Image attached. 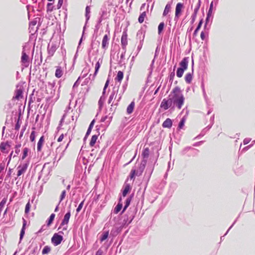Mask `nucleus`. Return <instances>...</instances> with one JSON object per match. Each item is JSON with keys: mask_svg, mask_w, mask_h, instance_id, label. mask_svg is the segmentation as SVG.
I'll return each mask as SVG.
<instances>
[{"mask_svg": "<svg viewBox=\"0 0 255 255\" xmlns=\"http://www.w3.org/2000/svg\"><path fill=\"white\" fill-rule=\"evenodd\" d=\"M171 94H172L173 107L180 110L185 101L182 91L179 87H176L172 90Z\"/></svg>", "mask_w": 255, "mask_h": 255, "instance_id": "obj_1", "label": "nucleus"}, {"mask_svg": "<svg viewBox=\"0 0 255 255\" xmlns=\"http://www.w3.org/2000/svg\"><path fill=\"white\" fill-rule=\"evenodd\" d=\"M137 209L135 207H130L128 212V213L125 216L123 219V225H129L134 219Z\"/></svg>", "mask_w": 255, "mask_h": 255, "instance_id": "obj_2", "label": "nucleus"}, {"mask_svg": "<svg viewBox=\"0 0 255 255\" xmlns=\"http://www.w3.org/2000/svg\"><path fill=\"white\" fill-rule=\"evenodd\" d=\"M30 48L27 45H24L22 47V55L21 57V62L25 67H27L29 63V54L30 53Z\"/></svg>", "mask_w": 255, "mask_h": 255, "instance_id": "obj_3", "label": "nucleus"}, {"mask_svg": "<svg viewBox=\"0 0 255 255\" xmlns=\"http://www.w3.org/2000/svg\"><path fill=\"white\" fill-rule=\"evenodd\" d=\"M160 107L163 109L164 110H166L169 108H174V107H173V102L172 101V94L171 93L169 95L168 98L167 99H163L160 104Z\"/></svg>", "mask_w": 255, "mask_h": 255, "instance_id": "obj_4", "label": "nucleus"}, {"mask_svg": "<svg viewBox=\"0 0 255 255\" xmlns=\"http://www.w3.org/2000/svg\"><path fill=\"white\" fill-rule=\"evenodd\" d=\"M63 239V236L57 233L54 234L51 239V242L54 246H56L59 245Z\"/></svg>", "mask_w": 255, "mask_h": 255, "instance_id": "obj_5", "label": "nucleus"}, {"mask_svg": "<svg viewBox=\"0 0 255 255\" xmlns=\"http://www.w3.org/2000/svg\"><path fill=\"white\" fill-rule=\"evenodd\" d=\"M28 164H29V162H26L22 164L19 165L18 166V167H17L18 171H17V176H20L21 174H22L26 171V170L28 167Z\"/></svg>", "mask_w": 255, "mask_h": 255, "instance_id": "obj_6", "label": "nucleus"}, {"mask_svg": "<svg viewBox=\"0 0 255 255\" xmlns=\"http://www.w3.org/2000/svg\"><path fill=\"white\" fill-rule=\"evenodd\" d=\"M146 160L143 159L139 164L137 170H136V176H139L143 172L146 164Z\"/></svg>", "mask_w": 255, "mask_h": 255, "instance_id": "obj_7", "label": "nucleus"}, {"mask_svg": "<svg viewBox=\"0 0 255 255\" xmlns=\"http://www.w3.org/2000/svg\"><path fill=\"white\" fill-rule=\"evenodd\" d=\"M183 7V4L180 2L176 4V8H175V20L177 18L178 19L179 17L180 14L181 13L182 9Z\"/></svg>", "mask_w": 255, "mask_h": 255, "instance_id": "obj_8", "label": "nucleus"}, {"mask_svg": "<svg viewBox=\"0 0 255 255\" xmlns=\"http://www.w3.org/2000/svg\"><path fill=\"white\" fill-rule=\"evenodd\" d=\"M200 5H201V0H198V2L197 4V5L196 6L195 8L194 9V12L192 14V16H191V23H194L195 20L197 13L198 10L200 7Z\"/></svg>", "mask_w": 255, "mask_h": 255, "instance_id": "obj_9", "label": "nucleus"}, {"mask_svg": "<svg viewBox=\"0 0 255 255\" xmlns=\"http://www.w3.org/2000/svg\"><path fill=\"white\" fill-rule=\"evenodd\" d=\"M145 30L142 28H141L138 30L136 33V39H138L140 42H143L145 36Z\"/></svg>", "mask_w": 255, "mask_h": 255, "instance_id": "obj_10", "label": "nucleus"}, {"mask_svg": "<svg viewBox=\"0 0 255 255\" xmlns=\"http://www.w3.org/2000/svg\"><path fill=\"white\" fill-rule=\"evenodd\" d=\"M188 57H184L179 63L180 68L186 70L188 67Z\"/></svg>", "mask_w": 255, "mask_h": 255, "instance_id": "obj_11", "label": "nucleus"}, {"mask_svg": "<svg viewBox=\"0 0 255 255\" xmlns=\"http://www.w3.org/2000/svg\"><path fill=\"white\" fill-rule=\"evenodd\" d=\"M71 216V212L70 211H69L65 215L64 217V219H63L61 224L60 226H64V225L68 224L69 222V219L70 218Z\"/></svg>", "mask_w": 255, "mask_h": 255, "instance_id": "obj_12", "label": "nucleus"}, {"mask_svg": "<svg viewBox=\"0 0 255 255\" xmlns=\"http://www.w3.org/2000/svg\"><path fill=\"white\" fill-rule=\"evenodd\" d=\"M133 196H134L133 194H131L129 197H128L127 198L126 202H125V205L124 207V208H123V210L122 213H124L126 211V210L128 208V207L129 206V205L130 204L131 201L133 197Z\"/></svg>", "mask_w": 255, "mask_h": 255, "instance_id": "obj_13", "label": "nucleus"}, {"mask_svg": "<svg viewBox=\"0 0 255 255\" xmlns=\"http://www.w3.org/2000/svg\"><path fill=\"white\" fill-rule=\"evenodd\" d=\"M101 16H102V17H105L106 18H108L109 16V13H110V11L108 10V9L106 5H104L102 6V7L101 9Z\"/></svg>", "mask_w": 255, "mask_h": 255, "instance_id": "obj_14", "label": "nucleus"}, {"mask_svg": "<svg viewBox=\"0 0 255 255\" xmlns=\"http://www.w3.org/2000/svg\"><path fill=\"white\" fill-rule=\"evenodd\" d=\"M121 43L124 49H126V47L128 44L127 34L124 32L121 38Z\"/></svg>", "mask_w": 255, "mask_h": 255, "instance_id": "obj_15", "label": "nucleus"}, {"mask_svg": "<svg viewBox=\"0 0 255 255\" xmlns=\"http://www.w3.org/2000/svg\"><path fill=\"white\" fill-rule=\"evenodd\" d=\"M22 220H23L22 227L20 231V237H19L20 242L22 240L23 237L24 235L25 227H26V223H27L26 221L24 218H22Z\"/></svg>", "mask_w": 255, "mask_h": 255, "instance_id": "obj_16", "label": "nucleus"}, {"mask_svg": "<svg viewBox=\"0 0 255 255\" xmlns=\"http://www.w3.org/2000/svg\"><path fill=\"white\" fill-rule=\"evenodd\" d=\"M131 189V188L129 184H125L124 186V189L122 191L123 196L126 197Z\"/></svg>", "mask_w": 255, "mask_h": 255, "instance_id": "obj_17", "label": "nucleus"}, {"mask_svg": "<svg viewBox=\"0 0 255 255\" xmlns=\"http://www.w3.org/2000/svg\"><path fill=\"white\" fill-rule=\"evenodd\" d=\"M109 38L107 34L105 35L102 42V47L103 49H106L108 47L109 44Z\"/></svg>", "mask_w": 255, "mask_h": 255, "instance_id": "obj_18", "label": "nucleus"}, {"mask_svg": "<svg viewBox=\"0 0 255 255\" xmlns=\"http://www.w3.org/2000/svg\"><path fill=\"white\" fill-rule=\"evenodd\" d=\"M57 49V46L55 44L52 43L51 45L48 44V52L49 54L53 55Z\"/></svg>", "mask_w": 255, "mask_h": 255, "instance_id": "obj_19", "label": "nucleus"}, {"mask_svg": "<svg viewBox=\"0 0 255 255\" xmlns=\"http://www.w3.org/2000/svg\"><path fill=\"white\" fill-rule=\"evenodd\" d=\"M162 127L164 128H171L172 126V121L169 119L167 118L166 120L163 123Z\"/></svg>", "mask_w": 255, "mask_h": 255, "instance_id": "obj_20", "label": "nucleus"}, {"mask_svg": "<svg viewBox=\"0 0 255 255\" xmlns=\"http://www.w3.org/2000/svg\"><path fill=\"white\" fill-rule=\"evenodd\" d=\"M122 202V197H120L119 198V201L117 205L116 206V207L114 209V212L115 214H118L122 209L123 208V204L121 202Z\"/></svg>", "mask_w": 255, "mask_h": 255, "instance_id": "obj_21", "label": "nucleus"}, {"mask_svg": "<svg viewBox=\"0 0 255 255\" xmlns=\"http://www.w3.org/2000/svg\"><path fill=\"white\" fill-rule=\"evenodd\" d=\"M15 99L16 100H19L20 99H22L23 98V90L21 88L17 89L15 92Z\"/></svg>", "mask_w": 255, "mask_h": 255, "instance_id": "obj_22", "label": "nucleus"}, {"mask_svg": "<svg viewBox=\"0 0 255 255\" xmlns=\"http://www.w3.org/2000/svg\"><path fill=\"white\" fill-rule=\"evenodd\" d=\"M44 140V136L42 135L40 137V138L39 139L38 143H37V149L38 151H40L41 150V148H42V145L43 144Z\"/></svg>", "mask_w": 255, "mask_h": 255, "instance_id": "obj_23", "label": "nucleus"}, {"mask_svg": "<svg viewBox=\"0 0 255 255\" xmlns=\"http://www.w3.org/2000/svg\"><path fill=\"white\" fill-rule=\"evenodd\" d=\"M134 102L133 101L131 102L130 104L128 106L127 109V112L128 114H130L132 113L134 107Z\"/></svg>", "mask_w": 255, "mask_h": 255, "instance_id": "obj_24", "label": "nucleus"}, {"mask_svg": "<svg viewBox=\"0 0 255 255\" xmlns=\"http://www.w3.org/2000/svg\"><path fill=\"white\" fill-rule=\"evenodd\" d=\"M118 89H116V87L114 88L113 92L110 96V97H109V99L108 100V104H111V102L112 101L113 99L115 98L116 93L117 92H118Z\"/></svg>", "mask_w": 255, "mask_h": 255, "instance_id": "obj_25", "label": "nucleus"}, {"mask_svg": "<svg viewBox=\"0 0 255 255\" xmlns=\"http://www.w3.org/2000/svg\"><path fill=\"white\" fill-rule=\"evenodd\" d=\"M55 76L57 78H60L63 75V71L60 67H58L55 71Z\"/></svg>", "mask_w": 255, "mask_h": 255, "instance_id": "obj_26", "label": "nucleus"}, {"mask_svg": "<svg viewBox=\"0 0 255 255\" xmlns=\"http://www.w3.org/2000/svg\"><path fill=\"white\" fill-rule=\"evenodd\" d=\"M123 77H124V73H123V72L122 71H119L118 72L117 77H116L115 79L117 81H118V82H119L120 83H121V81L123 79Z\"/></svg>", "mask_w": 255, "mask_h": 255, "instance_id": "obj_27", "label": "nucleus"}, {"mask_svg": "<svg viewBox=\"0 0 255 255\" xmlns=\"http://www.w3.org/2000/svg\"><path fill=\"white\" fill-rule=\"evenodd\" d=\"M192 80V73H187L185 77V80L188 84H190Z\"/></svg>", "mask_w": 255, "mask_h": 255, "instance_id": "obj_28", "label": "nucleus"}, {"mask_svg": "<svg viewBox=\"0 0 255 255\" xmlns=\"http://www.w3.org/2000/svg\"><path fill=\"white\" fill-rule=\"evenodd\" d=\"M202 23H203V19H202L200 20L196 28L195 29V30L194 31L193 36H196L197 35L198 31L199 30V29H200V28L202 25Z\"/></svg>", "mask_w": 255, "mask_h": 255, "instance_id": "obj_29", "label": "nucleus"}, {"mask_svg": "<svg viewBox=\"0 0 255 255\" xmlns=\"http://www.w3.org/2000/svg\"><path fill=\"white\" fill-rule=\"evenodd\" d=\"M149 150L148 147L144 148L142 152V156L143 158H147L149 156Z\"/></svg>", "mask_w": 255, "mask_h": 255, "instance_id": "obj_30", "label": "nucleus"}, {"mask_svg": "<svg viewBox=\"0 0 255 255\" xmlns=\"http://www.w3.org/2000/svg\"><path fill=\"white\" fill-rule=\"evenodd\" d=\"M90 7L89 6H87L86 7V13H85V16L86 19V22L87 23L90 17Z\"/></svg>", "mask_w": 255, "mask_h": 255, "instance_id": "obj_31", "label": "nucleus"}, {"mask_svg": "<svg viewBox=\"0 0 255 255\" xmlns=\"http://www.w3.org/2000/svg\"><path fill=\"white\" fill-rule=\"evenodd\" d=\"M185 70L183 68H181L180 67L178 68L176 71L177 76L179 78L183 76V74Z\"/></svg>", "mask_w": 255, "mask_h": 255, "instance_id": "obj_32", "label": "nucleus"}, {"mask_svg": "<svg viewBox=\"0 0 255 255\" xmlns=\"http://www.w3.org/2000/svg\"><path fill=\"white\" fill-rule=\"evenodd\" d=\"M97 138H98L97 135L95 134L92 136L91 141L90 142V145L91 146H93L95 145V144L97 140Z\"/></svg>", "mask_w": 255, "mask_h": 255, "instance_id": "obj_33", "label": "nucleus"}, {"mask_svg": "<svg viewBox=\"0 0 255 255\" xmlns=\"http://www.w3.org/2000/svg\"><path fill=\"white\" fill-rule=\"evenodd\" d=\"M165 26V24L163 22H161L159 23L158 26V35H160L162 33L164 27Z\"/></svg>", "mask_w": 255, "mask_h": 255, "instance_id": "obj_34", "label": "nucleus"}, {"mask_svg": "<svg viewBox=\"0 0 255 255\" xmlns=\"http://www.w3.org/2000/svg\"><path fill=\"white\" fill-rule=\"evenodd\" d=\"M146 16V12L144 11L143 12H142L138 18V22L140 23H141L143 22L144 20V18Z\"/></svg>", "mask_w": 255, "mask_h": 255, "instance_id": "obj_35", "label": "nucleus"}, {"mask_svg": "<svg viewBox=\"0 0 255 255\" xmlns=\"http://www.w3.org/2000/svg\"><path fill=\"white\" fill-rule=\"evenodd\" d=\"M171 6L169 4H167L165 6L164 10L163 12V15L166 16L170 11Z\"/></svg>", "mask_w": 255, "mask_h": 255, "instance_id": "obj_36", "label": "nucleus"}, {"mask_svg": "<svg viewBox=\"0 0 255 255\" xmlns=\"http://www.w3.org/2000/svg\"><path fill=\"white\" fill-rule=\"evenodd\" d=\"M109 236V231L104 232L103 233L101 238L100 239L101 242H103L106 240Z\"/></svg>", "mask_w": 255, "mask_h": 255, "instance_id": "obj_37", "label": "nucleus"}, {"mask_svg": "<svg viewBox=\"0 0 255 255\" xmlns=\"http://www.w3.org/2000/svg\"><path fill=\"white\" fill-rule=\"evenodd\" d=\"M175 67L176 66H175L174 67V68H173V71L172 72L169 76V82H170L171 83H172L173 82V79H174V76H175V72H174V70H175Z\"/></svg>", "mask_w": 255, "mask_h": 255, "instance_id": "obj_38", "label": "nucleus"}, {"mask_svg": "<svg viewBox=\"0 0 255 255\" xmlns=\"http://www.w3.org/2000/svg\"><path fill=\"white\" fill-rule=\"evenodd\" d=\"M55 215L54 214H51V215L50 216L48 220V221H47V226H50L51 225V224L53 222V220H54V219L55 218Z\"/></svg>", "mask_w": 255, "mask_h": 255, "instance_id": "obj_39", "label": "nucleus"}, {"mask_svg": "<svg viewBox=\"0 0 255 255\" xmlns=\"http://www.w3.org/2000/svg\"><path fill=\"white\" fill-rule=\"evenodd\" d=\"M185 118L184 117L182 118V119L181 120V121H180L179 123V125H178V128L179 129H181L183 127V126H184V124H185Z\"/></svg>", "mask_w": 255, "mask_h": 255, "instance_id": "obj_40", "label": "nucleus"}, {"mask_svg": "<svg viewBox=\"0 0 255 255\" xmlns=\"http://www.w3.org/2000/svg\"><path fill=\"white\" fill-rule=\"evenodd\" d=\"M153 169H154V167L153 166L151 167L150 168H147L146 169V173H148V174H149L148 176V180L149 179V178L151 175V174L153 172Z\"/></svg>", "mask_w": 255, "mask_h": 255, "instance_id": "obj_41", "label": "nucleus"}, {"mask_svg": "<svg viewBox=\"0 0 255 255\" xmlns=\"http://www.w3.org/2000/svg\"><path fill=\"white\" fill-rule=\"evenodd\" d=\"M28 151H29V149L27 147H25L23 149V154H22V157H21V159L22 160L24 159L27 156V154H28Z\"/></svg>", "mask_w": 255, "mask_h": 255, "instance_id": "obj_42", "label": "nucleus"}, {"mask_svg": "<svg viewBox=\"0 0 255 255\" xmlns=\"http://www.w3.org/2000/svg\"><path fill=\"white\" fill-rule=\"evenodd\" d=\"M50 251V248L48 246H45L42 250V253L43 255L47 254Z\"/></svg>", "mask_w": 255, "mask_h": 255, "instance_id": "obj_43", "label": "nucleus"}, {"mask_svg": "<svg viewBox=\"0 0 255 255\" xmlns=\"http://www.w3.org/2000/svg\"><path fill=\"white\" fill-rule=\"evenodd\" d=\"M135 176H136V169L133 168L130 171L129 177L131 179H134Z\"/></svg>", "mask_w": 255, "mask_h": 255, "instance_id": "obj_44", "label": "nucleus"}, {"mask_svg": "<svg viewBox=\"0 0 255 255\" xmlns=\"http://www.w3.org/2000/svg\"><path fill=\"white\" fill-rule=\"evenodd\" d=\"M100 66H101V64L99 62V60L96 63V65H95V73H94V76H96V74H97L99 70V68L100 67Z\"/></svg>", "mask_w": 255, "mask_h": 255, "instance_id": "obj_45", "label": "nucleus"}, {"mask_svg": "<svg viewBox=\"0 0 255 255\" xmlns=\"http://www.w3.org/2000/svg\"><path fill=\"white\" fill-rule=\"evenodd\" d=\"M125 53H126V49H124V51L123 52H122V53L121 54V55L120 56V60L119 61L120 64L122 65V64H124L123 60V59H125Z\"/></svg>", "mask_w": 255, "mask_h": 255, "instance_id": "obj_46", "label": "nucleus"}, {"mask_svg": "<svg viewBox=\"0 0 255 255\" xmlns=\"http://www.w3.org/2000/svg\"><path fill=\"white\" fill-rule=\"evenodd\" d=\"M105 100V97L103 95H102L101 98H100V100L98 102V104L100 107H102L103 105L104 101Z\"/></svg>", "mask_w": 255, "mask_h": 255, "instance_id": "obj_47", "label": "nucleus"}, {"mask_svg": "<svg viewBox=\"0 0 255 255\" xmlns=\"http://www.w3.org/2000/svg\"><path fill=\"white\" fill-rule=\"evenodd\" d=\"M6 202V199L3 198L0 202V212H1L3 208L4 205Z\"/></svg>", "mask_w": 255, "mask_h": 255, "instance_id": "obj_48", "label": "nucleus"}, {"mask_svg": "<svg viewBox=\"0 0 255 255\" xmlns=\"http://www.w3.org/2000/svg\"><path fill=\"white\" fill-rule=\"evenodd\" d=\"M7 145V143L1 142L0 145V149L2 152H4L6 148V146Z\"/></svg>", "mask_w": 255, "mask_h": 255, "instance_id": "obj_49", "label": "nucleus"}, {"mask_svg": "<svg viewBox=\"0 0 255 255\" xmlns=\"http://www.w3.org/2000/svg\"><path fill=\"white\" fill-rule=\"evenodd\" d=\"M84 200L83 201H82L79 205L78 208H77L76 209V212L77 213H79L81 210L82 209L83 206V205H84Z\"/></svg>", "mask_w": 255, "mask_h": 255, "instance_id": "obj_50", "label": "nucleus"}, {"mask_svg": "<svg viewBox=\"0 0 255 255\" xmlns=\"http://www.w3.org/2000/svg\"><path fill=\"white\" fill-rule=\"evenodd\" d=\"M30 204L29 203V202H28L26 204V206H25V213L26 214H27L29 212V210H30Z\"/></svg>", "mask_w": 255, "mask_h": 255, "instance_id": "obj_51", "label": "nucleus"}, {"mask_svg": "<svg viewBox=\"0 0 255 255\" xmlns=\"http://www.w3.org/2000/svg\"><path fill=\"white\" fill-rule=\"evenodd\" d=\"M47 11H51L53 10V6H52V3H48L47 4Z\"/></svg>", "mask_w": 255, "mask_h": 255, "instance_id": "obj_52", "label": "nucleus"}, {"mask_svg": "<svg viewBox=\"0 0 255 255\" xmlns=\"http://www.w3.org/2000/svg\"><path fill=\"white\" fill-rule=\"evenodd\" d=\"M66 191L65 190H63L62 193H61V196H60V201H59V203H60L63 199L64 198H65V195H66Z\"/></svg>", "mask_w": 255, "mask_h": 255, "instance_id": "obj_53", "label": "nucleus"}, {"mask_svg": "<svg viewBox=\"0 0 255 255\" xmlns=\"http://www.w3.org/2000/svg\"><path fill=\"white\" fill-rule=\"evenodd\" d=\"M20 125L19 123V119H17L16 123L15 126V130H18L20 128Z\"/></svg>", "mask_w": 255, "mask_h": 255, "instance_id": "obj_54", "label": "nucleus"}, {"mask_svg": "<svg viewBox=\"0 0 255 255\" xmlns=\"http://www.w3.org/2000/svg\"><path fill=\"white\" fill-rule=\"evenodd\" d=\"M35 132L34 131H32L30 135V139L31 141H33L35 140Z\"/></svg>", "mask_w": 255, "mask_h": 255, "instance_id": "obj_55", "label": "nucleus"}, {"mask_svg": "<svg viewBox=\"0 0 255 255\" xmlns=\"http://www.w3.org/2000/svg\"><path fill=\"white\" fill-rule=\"evenodd\" d=\"M253 145V144H251L248 146H247L246 147H245L243 149H242V151L243 152H246V151H247L248 150H249L252 146Z\"/></svg>", "mask_w": 255, "mask_h": 255, "instance_id": "obj_56", "label": "nucleus"}, {"mask_svg": "<svg viewBox=\"0 0 255 255\" xmlns=\"http://www.w3.org/2000/svg\"><path fill=\"white\" fill-rule=\"evenodd\" d=\"M92 129V128H88L85 136L84 137V139H85L87 138V137L90 134Z\"/></svg>", "mask_w": 255, "mask_h": 255, "instance_id": "obj_57", "label": "nucleus"}, {"mask_svg": "<svg viewBox=\"0 0 255 255\" xmlns=\"http://www.w3.org/2000/svg\"><path fill=\"white\" fill-rule=\"evenodd\" d=\"M25 127H24L23 128H22L21 129V131L20 132V134H19V138H21V137L23 136V134L25 130Z\"/></svg>", "mask_w": 255, "mask_h": 255, "instance_id": "obj_58", "label": "nucleus"}, {"mask_svg": "<svg viewBox=\"0 0 255 255\" xmlns=\"http://www.w3.org/2000/svg\"><path fill=\"white\" fill-rule=\"evenodd\" d=\"M202 91H203V94L204 97L206 100L207 99V96L206 95V92H205V88H204V87L203 85H202Z\"/></svg>", "mask_w": 255, "mask_h": 255, "instance_id": "obj_59", "label": "nucleus"}, {"mask_svg": "<svg viewBox=\"0 0 255 255\" xmlns=\"http://www.w3.org/2000/svg\"><path fill=\"white\" fill-rule=\"evenodd\" d=\"M80 78V77H79L78 78V79H77V80L75 82V83L74 84V85L73 86V88L74 89L75 87H77L79 84V79Z\"/></svg>", "mask_w": 255, "mask_h": 255, "instance_id": "obj_60", "label": "nucleus"}, {"mask_svg": "<svg viewBox=\"0 0 255 255\" xmlns=\"http://www.w3.org/2000/svg\"><path fill=\"white\" fill-rule=\"evenodd\" d=\"M251 140V139L250 138H246L244 139L243 141V143L244 144H247Z\"/></svg>", "mask_w": 255, "mask_h": 255, "instance_id": "obj_61", "label": "nucleus"}, {"mask_svg": "<svg viewBox=\"0 0 255 255\" xmlns=\"http://www.w3.org/2000/svg\"><path fill=\"white\" fill-rule=\"evenodd\" d=\"M190 149H191V147H185L182 151V153L183 154H185L186 152V151H187L188 150H189Z\"/></svg>", "mask_w": 255, "mask_h": 255, "instance_id": "obj_62", "label": "nucleus"}, {"mask_svg": "<svg viewBox=\"0 0 255 255\" xmlns=\"http://www.w3.org/2000/svg\"><path fill=\"white\" fill-rule=\"evenodd\" d=\"M200 36H201V38L202 40H205V32L204 31L201 32Z\"/></svg>", "mask_w": 255, "mask_h": 255, "instance_id": "obj_63", "label": "nucleus"}, {"mask_svg": "<svg viewBox=\"0 0 255 255\" xmlns=\"http://www.w3.org/2000/svg\"><path fill=\"white\" fill-rule=\"evenodd\" d=\"M212 11H213L212 9H209L208 11L207 14V16H208V17H211L212 14Z\"/></svg>", "mask_w": 255, "mask_h": 255, "instance_id": "obj_64", "label": "nucleus"}]
</instances>
